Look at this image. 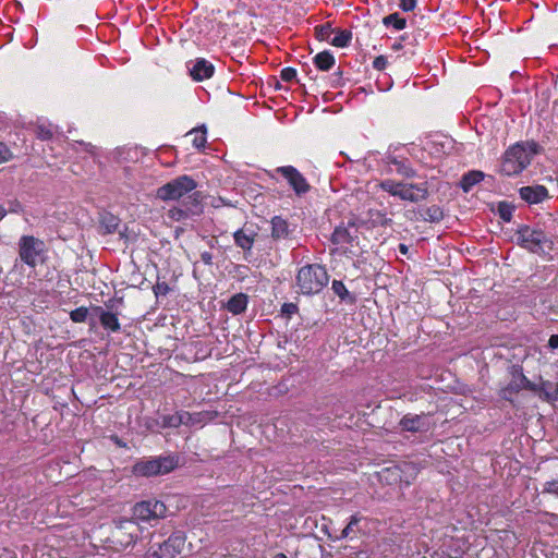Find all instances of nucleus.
I'll return each instance as SVG.
<instances>
[{
	"mask_svg": "<svg viewBox=\"0 0 558 558\" xmlns=\"http://www.w3.org/2000/svg\"><path fill=\"white\" fill-rule=\"evenodd\" d=\"M543 153V145L534 140L517 142L505 150L499 171L507 177L518 175L531 165L534 156Z\"/></svg>",
	"mask_w": 558,
	"mask_h": 558,
	"instance_id": "f257e3e1",
	"label": "nucleus"
},
{
	"mask_svg": "<svg viewBox=\"0 0 558 558\" xmlns=\"http://www.w3.org/2000/svg\"><path fill=\"white\" fill-rule=\"evenodd\" d=\"M329 275L325 266L307 264L298 270L295 276L299 292L304 295L318 294L327 286Z\"/></svg>",
	"mask_w": 558,
	"mask_h": 558,
	"instance_id": "f03ea898",
	"label": "nucleus"
},
{
	"mask_svg": "<svg viewBox=\"0 0 558 558\" xmlns=\"http://www.w3.org/2000/svg\"><path fill=\"white\" fill-rule=\"evenodd\" d=\"M515 236L519 246L537 255L548 254L554 248V241L541 228L520 225Z\"/></svg>",
	"mask_w": 558,
	"mask_h": 558,
	"instance_id": "7ed1b4c3",
	"label": "nucleus"
},
{
	"mask_svg": "<svg viewBox=\"0 0 558 558\" xmlns=\"http://www.w3.org/2000/svg\"><path fill=\"white\" fill-rule=\"evenodd\" d=\"M179 464L180 457L177 453L158 456L136 461L132 466V473L144 477L165 475L174 471Z\"/></svg>",
	"mask_w": 558,
	"mask_h": 558,
	"instance_id": "20e7f679",
	"label": "nucleus"
},
{
	"mask_svg": "<svg viewBox=\"0 0 558 558\" xmlns=\"http://www.w3.org/2000/svg\"><path fill=\"white\" fill-rule=\"evenodd\" d=\"M19 257L29 268L35 269L46 259L45 242L34 235H22L19 240Z\"/></svg>",
	"mask_w": 558,
	"mask_h": 558,
	"instance_id": "39448f33",
	"label": "nucleus"
},
{
	"mask_svg": "<svg viewBox=\"0 0 558 558\" xmlns=\"http://www.w3.org/2000/svg\"><path fill=\"white\" fill-rule=\"evenodd\" d=\"M510 381L498 392L502 400L514 404V396H517L521 390L525 389L532 392H536V384L531 381L524 375L522 366L512 365L510 368Z\"/></svg>",
	"mask_w": 558,
	"mask_h": 558,
	"instance_id": "423d86ee",
	"label": "nucleus"
},
{
	"mask_svg": "<svg viewBox=\"0 0 558 558\" xmlns=\"http://www.w3.org/2000/svg\"><path fill=\"white\" fill-rule=\"evenodd\" d=\"M197 183L190 175H180L157 190V197L162 201H175L195 190Z\"/></svg>",
	"mask_w": 558,
	"mask_h": 558,
	"instance_id": "0eeeda50",
	"label": "nucleus"
},
{
	"mask_svg": "<svg viewBox=\"0 0 558 558\" xmlns=\"http://www.w3.org/2000/svg\"><path fill=\"white\" fill-rule=\"evenodd\" d=\"M275 174L281 175L298 196H303L311 190L306 178L293 166L277 167L272 172H268L271 179H276Z\"/></svg>",
	"mask_w": 558,
	"mask_h": 558,
	"instance_id": "6e6552de",
	"label": "nucleus"
},
{
	"mask_svg": "<svg viewBox=\"0 0 558 558\" xmlns=\"http://www.w3.org/2000/svg\"><path fill=\"white\" fill-rule=\"evenodd\" d=\"M167 508L165 504L157 499H149L137 502L133 508V514L141 521H150L165 517Z\"/></svg>",
	"mask_w": 558,
	"mask_h": 558,
	"instance_id": "1a4fd4ad",
	"label": "nucleus"
},
{
	"mask_svg": "<svg viewBox=\"0 0 558 558\" xmlns=\"http://www.w3.org/2000/svg\"><path fill=\"white\" fill-rule=\"evenodd\" d=\"M203 213V205L199 201L198 194L194 193L189 197V202L184 203L182 207H172L168 210V217L173 221H185L194 216Z\"/></svg>",
	"mask_w": 558,
	"mask_h": 558,
	"instance_id": "9d476101",
	"label": "nucleus"
},
{
	"mask_svg": "<svg viewBox=\"0 0 558 558\" xmlns=\"http://www.w3.org/2000/svg\"><path fill=\"white\" fill-rule=\"evenodd\" d=\"M136 531L137 527L134 521L122 520L112 532L113 542L122 547H128L135 543L137 537Z\"/></svg>",
	"mask_w": 558,
	"mask_h": 558,
	"instance_id": "9b49d317",
	"label": "nucleus"
},
{
	"mask_svg": "<svg viewBox=\"0 0 558 558\" xmlns=\"http://www.w3.org/2000/svg\"><path fill=\"white\" fill-rule=\"evenodd\" d=\"M185 545V535L183 532H173L168 539L159 545L157 555L159 558H174L181 554Z\"/></svg>",
	"mask_w": 558,
	"mask_h": 558,
	"instance_id": "f8f14e48",
	"label": "nucleus"
},
{
	"mask_svg": "<svg viewBox=\"0 0 558 558\" xmlns=\"http://www.w3.org/2000/svg\"><path fill=\"white\" fill-rule=\"evenodd\" d=\"M399 198L411 203H418L428 197L427 183H408L402 182Z\"/></svg>",
	"mask_w": 558,
	"mask_h": 558,
	"instance_id": "ddd939ff",
	"label": "nucleus"
},
{
	"mask_svg": "<svg viewBox=\"0 0 558 558\" xmlns=\"http://www.w3.org/2000/svg\"><path fill=\"white\" fill-rule=\"evenodd\" d=\"M519 195L530 205L541 204L550 197L548 189L541 184L522 186Z\"/></svg>",
	"mask_w": 558,
	"mask_h": 558,
	"instance_id": "4468645a",
	"label": "nucleus"
},
{
	"mask_svg": "<svg viewBox=\"0 0 558 558\" xmlns=\"http://www.w3.org/2000/svg\"><path fill=\"white\" fill-rule=\"evenodd\" d=\"M271 238L275 241L292 240L294 239V228L290 227L287 219L281 216H274L270 220Z\"/></svg>",
	"mask_w": 558,
	"mask_h": 558,
	"instance_id": "2eb2a0df",
	"label": "nucleus"
},
{
	"mask_svg": "<svg viewBox=\"0 0 558 558\" xmlns=\"http://www.w3.org/2000/svg\"><path fill=\"white\" fill-rule=\"evenodd\" d=\"M191 77L196 82H202L213 77L215 66L211 62L204 58H197L191 68H189Z\"/></svg>",
	"mask_w": 558,
	"mask_h": 558,
	"instance_id": "dca6fc26",
	"label": "nucleus"
},
{
	"mask_svg": "<svg viewBox=\"0 0 558 558\" xmlns=\"http://www.w3.org/2000/svg\"><path fill=\"white\" fill-rule=\"evenodd\" d=\"M93 311L98 315L101 327L109 332H119L121 324L118 314L104 310L101 306H94Z\"/></svg>",
	"mask_w": 558,
	"mask_h": 558,
	"instance_id": "f3484780",
	"label": "nucleus"
},
{
	"mask_svg": "<svg viewBox=\"0 0 558 558\" xmlns=\"http://www.w3.org/2000/svg\"><path fill=\"white\" fill-rule=\"evenodd\" d=\"M256 236L257 232L246 227L240 228L233 233L235 245L242 248L244 252L252 251Z\"/></svg>",
	"mask_w": 558,
	"mask_h": 558,
	"instance_id": "a211bd4d",
	"label": "nucleus"
},
{
	"mask_svg": "<svg viewBox=\"0 0 558 558\" xmlns=\"http://www.w3.org/2000/svg\"><path fill=\"white\" fill-rule=\"evenodd\" d=\"M424 417H425L424 414L418 415V414L409 413V414H405L400 420L399 425H400L401 429L405 430V432L416 433V432L427 430L428 427L424 423Z\"/></svg>",
	"mask_w": 558,
	"mask_h": 558,
	"instance_id": "6ab92c4d",
	"label": "nucleus"
},
{
	"mask_svg": "<svg viewBox=\"0 0 558 558\" xmlns=\"http://www.w3.org/2000/svg\"><path fill=\"white\" fill-rule=\"evenodd\" d=\"M397 468L400 473V484H404L405 486H410L416 478L420 469L413 462H400L397 464Z\"/></svg>",
	"mask_w": 558,
	"mask_h": 558,
	"instance_id": "aec40b11",
	"label": "nucleus"
},
{
	"mask_svg": "<svg viewBox=\"0 0 558 558\" xmlns=\"http://www.w3.org/2000/svg\"><path fill=\"white\" fill-rule=\"evenodd\" d=\"M536 392L545 401H558V383L542 380L539 384H536Z\"/></svg>",
	"mask_w": 558,
	"mask_h": 558,
	"instance_id": "412c9836",
	"label": "nucleus"
},
{
	"mask_svg": "<svg viewBox=\"0 0 558 558\" xmlns=\"http://www.w3.org/2000/svg\"><path fill=\"white\" fill-rule=\"evenodd\" d=\"M484 178V172L480 170H471L462 175L459 185L463 192L468 193L473 189L474 185L482 182Z\"/></svg>",
	"mask_w": 558,
	"mask_h": 558,
	"instance_id": "4be33fe9",
	"label": "nucleus"
},
{
	"mask_svg": "<svg viewBox=\"0 0 558 558\" xmlns=\"http://www.w3.org/2000/svg\"><path fill=\"white\" fill-rule=\"evenodd\" d=\"M248 299L247 295L244 293H236L232 295L227 305L226 308L228 312H230L233 315H239L245 312L247 307Z\"/></svg>",
	"mask_w": 558,
	"mask_h": 558,
	"instance_id": "5701e85b",
	"label": "nucleus"
},
{
	"mask_svg": "<svg viewBox=\"0 0 558 558\" xmlns=\"http://www.w3.org/2000/svg\"><path fill=\"white\" fill-rule=\"evenodd\" d=\"M387 165L395 166L396 172L404 178L411 179L416 175L415 170L410 166L407 159L399 160L396 157L388 156Z\"/></svg>",
	"mask_w": 558,
	"mask_h": 558,
	"instance_id": "b1692460",
	"label": "nucleus"
},
{
	"mask_svg": "<svg viewBox=\"0 0 558 558\" xmlns=\"http://www.w3.org/2000/svg\"><path fill=\"white\" fill-rule=\"evenodd\" d=\"M313 62L318 70L329 71L335 65L336 59L330 51L324 50L314 57Z\"/></svg>",
	"mask_w": 558,
	"mask_h": 558,
	"instance_id": "393cba45",
	"label": "nucleus"
},
{
	"mask_svg": "<svg viewBox=\"0 0 558 558\" xmlns=\"http://www.w3.org/2000/svg\"><path fill=\"white\" fill-rule=\"evenodd\" d=\"M444 219V210L438 205H432L424 209L423 213H420V217H416L415 220H423L427 222H439Z\"/></svg>",
	"mask_w": 558,
	"mask_h": 558,
	"instance_id": "a878e982",
	"label": "nucleus"
},
{
	"mask_svg": "<svg viewBox=\"0 0 558 558\" xmlns=\"http://www.w3.org/2000/svg\"><path fill=\"white\" fill-rule=\"evenodd\" d=\"M353 239L354 236L349 231V228L344 226H338L330 238L331 242L337 245L351 244Z\"/></svg>",
	"mask_w": 558,
	"mask_h": 558,
	"instance_id": "bb28decb",
	"label": "nucleus"
},
{
	"mask_svg": "<svg viewBox=\"0 0 558 558\" xmlns=\"http://www.w3.org/2000/svg\"><path fill=\"white\" fill-rule=\"evenodd\" d=\"M379 478L383 483H386L388 485L400 484L401 477L397 464L384 468L379 472Z\"/></svg>",
	"mask_w": 558,
	"mask_h": 558,
	"instance_id": "cd10ccee",
	"label": "nucleus"
},
{
	"mask_svg": "<svg viewBox=\"0 0 558 558\" xmlns=\"http://www.w3.org/2000/svg\"><path fill=\"white\" fill-rule=\"evenodd\" d=\"M332 291L337 294L341 301H344L349 304H354L356 302L355 295L351 294L345 288L344 283L341 280L332 281Z\"/></svg>",
	"mask_w": 558,
	"mask_h": 558,
	"instance_id": "c85d7f7f",
	"label": "nucleus"
},
{
	"mask_svg": "<svg viewBox=\"0 0 558 558\" xmlns=\"http://www.w3.org/2000/svg\"><path fill=\"white\" fill-rule=\"evenodd\" d=\"M336 35L330 44L338 48L348 47L352 40V32L350 29H335Z\"/></svg>",
	"mask_w": 558,
	"mask_h": 558,
	"instance_id": "c756f323",
	"label": "nucleus"
},
{
	"mask_svg": "<svg viewBox=\"0 0 558 558\" xmlns=\"http://www.w3.org/2000/svg\"><path fill=\"white\" fill-rule=\"evenodd\" d=\"M383 24L386 27H392L396 31H402L407 27V20L399 13H391L383 19Z\"/></svg>",
	"mask_w": 558,
	"mask_h": 558,
	"instance_id": "7c9ffc66",
	"label": "nucleus"
},
{
	"mask_svg": "<svg viewBox=\"0 0 558 558\" xmlns=\"http://www.w3.org/2000/svg\"><path fill=\"white\" fill-rule=\"evenodd\" d=\"M377 186L380 190L387 192L389 195L395 196V197H399L400 187H403L401 181H395V180H390V179L380 181L377 184Z\"/></svg>",
	"mask_w": 558,
	"mask_h": 558,
	"instance_id": "2f4dec72",
	"label": "nucleus"
},
{
	"mask_svg": "<svg viewBox=\"0 0 558 558\" xmlns=\"http://www.w3.org/2000/svg\"><path fill=\"white\" fill-rule=\"evenodd\" d=\"M189 135H192V144L196 149H203L207 143V136L205 129H194Z\"/></svg>",
	"mask_w": 558,
	"mask_h": 558,
	"instance_id": "473e14b6",
	"label": "nucleus"
},
{
	"mask_svg": "<svg viewBox=\"0 0 558 558\" xmlns=\"http://www.w3.org/2000/svg\"><path fill=\"white\" fill-rule=\"evenodd\" d=\"M333 32L335 29L331 27L330 23L316 25L314 27L315 37L319 41H328Z\"/></svg>",
	"mask_w": 558,
	"mask_h": 558,
	"instance_id": "72a5a7b5",
	"label": "nucleus"
},
{
	"mask_svg": "<svg viewBox=\"0 0 558 558\" xmlns=\"http://www.w3.org/2000/svg\"><path fill=\"white\" fill-rule=\"evenodd\" d=\"M368 215L374 226L387 227L392 223V219L388 218L386 214L380 210L371 209Z\"/></svg>",
	"mask_w": 558,
	"mask_h": 558,
	"instance_id": "f704fd0d",
	"label": "nucleus"
},
{
	"mask_svg": "<svg viewBox=\"0 0 558 558\" xmlns=\"http://www.w3.org/2000/svg\"><path fill=\"white\" fill-rule=\"evenodd\" d=\"M36 138L40 141H50L53 137V130L50 124H37L34 129Z\"/></svg>",
	"mask_w": 558,
	"mask_h": 558,
	"instance_id": "c9c22d12",
	"label": "nucleus"
},
{
	"mask_svg": "<svg viewBox=\"0 0 558 558\" xmlns=\"http://www.w3.org/2000/svg\"><path fill=\"white\" fill-rule=\"evenodd\" d=\"M181 425H183L182 415H178L177 412L174 414H168L161 417L162 428H177Z\"/></svg>",
	"mask_w": 558,
	"mask_h": 558,
	"instance_id": "e433bc0d",
	"label": "nucleus"
},
{
	"mask_svg": "<svg viewBox=\"0 0 558 558\" xmlns=\"http://www.w3.org/2000/svg\"><path fill=\"white\" fill-rule=\"evenodd\" d=\"M514 207L508 202H499L497 207V213L499 217L506 221L510 222L513 217Z\"/></svg>",
	"mask_w": 558,
	"mask_h": 558,
	"instance_id": "4c0bfd02",
	"label": "nucleus"
},
{
	"mask_svg": "<svg viewBox=\"0 0 558 558\" xmlns=\"http://www.w3.org/2000/svg\"><path fill=\"white\" fill-rule=\"evenodd\" d=\"M362 517L359 513H355L350 517L347 526L341 531L339 538H348L351 534L355 533V526L361 522Z\"/></svg>",
	"mask_w": 558,
	"mask_h": 558,
	"instance_id": "58836bf2",
	"label": "nucleus"
},
{
	"mask_svg": "<svg viewBox=\"0 0 558 558\" xmlns=\"http://www.w3.org/2000/svg\"><path fill=\"white\" fill-rule=\"evenodd\" d=\"M87 317H88V308L86 306H80L70 312L71 320L76 324L85 323Z\"/></svg>",
	"mask_w": 558,
	"mask_h": 558,
	"instance_id": "ea45409f",
	"label": "nucleus"
},
{
	"mask_svg": "<svg viewBox=\"0 0 558 558\" xmlns=\"http://www.w3.org/2000/svg\"><path fill=\"white\" fill-rule=\"evenodd\" d=\"M542 495H550L558 499V480L547 481L543 484Z\"/></svg>",
	"mask_w": 558,
	"mask_h": 558,
	"instance_id": "a19ab883",
	"label": "nucleus"
},
{
	"mask_svg": "<svg viewBox=\"0 0 558 558\" xmlns=\"http://www.w3.org/2000/svg\"><path fill=\"white\" fill-rule=\"evenodd\" d=\"M153 290L157 298L165 296L170 292V287L166 281H157Z\"/></svg>",
	"mask_w": 558,
	"mask_h": 558,
	"instance_id": "79ce46f5",
	"label": "nucleus"
},
{
	"mask_svg": "<svg viewBox=\"0 0 558 558\" xmlns=\"http://www.w3.org/2000/svg\"><path fill=\"white\" fill-rule=\"evenodd\" d=\"M299 312V307L295 303H283L281 306V314L287 318H291Z\"/></svg>",
	"mask_w": 558,
	"mask_h": 558,
	"instance_id": "37998d69",
	"label": "nucleus"
},
{
	"mask_svg": "<svg viewBox=\"0 0 558 558\" xmlns=\"http://www.w3.org/2000/svg\"><path fill=\"white\" fill-rule=\"evenodd\" d=\"M280 77L284 82H291L296 77V70L291 66L283 68L280 71Z\"/></svg>",
	"mask_w": 558,
	"mask_h": 558,
	"instance_id": "c03bdc74",
	"label": "nucleus"
},
{
	"mask_svg": "<svg viewBox=\"0 0 558 558\" xmlns=\"http://www.w3.org/2000/svg\"><path fill=\"white\" fill-rule=\"evenodd\" d=\"M417 0H399V8L404 12H411L416 8Z\"/></svg>",
	"mask_w": 558,
	"mask_h": 558,
	"instance_id": "a18cd8bd",
	"label": "nucleus"
},
{
	"mask_svg": "<svg viewBox=\"0 0 558 558\" xmlns=\"http://www.w3.org/2000/svg\"><path fill=\"white\" fill-rule=\"evenodd\" d=\"M388 61L385 56H378L373 61V68L377 71H383L387 68Z\"/></svg>",
	"mask_w": 558,
	"mask_h": 558,
	"instance_id": "49530a36",
	"label": "nucleus"
},
{
	"mask_svg": "<svg viewBox=\"0 0 558 558\" xmlns=\"http://www.w3.org/2000/svg\"><path fill=\"white\" fill-rule=\"evenodd\" d=\"M12 158V153L8 146L0 142V163L9 161Z\"/></svg>",
	"mask_w": 558,
	"mask_h": 558,
	"instance_id": "de8ad7c7",
	"label": "nucleus"
},
{
	"mask_svg": "<svg viewBox=\"0 0 558 558\" xmlns=\"http://www.w3.org/2000/svg\"><path fill=\"white\" fill-rule=\"evenodd\" d=\"M201 260L205 264L210 266L213 264V254L208 251H205L201 254Z\"/></svg>",
	"mask_w": 558,
	"mask_h": 558,
	"instance_id": "09e8293b",
	"label": "nucleus"
},
{
	"mask_svg": "<svg viewBox=\"0 0 558 558\" xmlns=\"http://www.w3.org/2000/svg\"><path fill=\"white\" fill-rule=\"evenodd\" d=\"M548 347L553 350L558 349V335H551L549 337Z\"/></svg>",
	"mask_w": 558,
	"mask_h": 558,
	"instance_id": "8fccbe9b",
	"label": "nucleus"
},
{
	"mask_svg": "<svg viewBox=\"0 0 558 558\" xmlns=\"http://www.w3.org/2000/svg\"><path fill=\"white\" fill-rule=\"evenodd\" d=\"M178 415H182V420H183V424H189L191 418H192V415L191 413L186 412V411H180V412H177Z\"/></svg>",
	"mask_w": 558,
	"mask_h": 558,
	"instance_id": "3c124183",
	"label": "nucleus"
},
{
	"mask_svg": "<svg viewBox=\"0 0 558 558\" xmlns=\"http://www.w3.org/2000/svg\"><path fill=\"white\" fill-rule=\"evenodd\" d=\"M405 39V35L401 36L399 40H397L393 45H392V50L395 51H398V50H401L403 48L402 46V40Z\"/></svg>",
	"mask_w": 558,
	"mask_h": 558,
	"instance_id": "603ef678",
	"label": "nucleus"
},
{
	"mask_svg": "<svg viewBox=\"0 0 558 558\" xmlns=\"http://www.w3.org/2000/svg\"><path fill=\"white\" fill-rule=\"evenodd\" d=\"M551 137H550V132H547V133H544L542 138H541V145L542 144H548L550 142Z\"/></svg>",
	"mask_w": 558,
	"mask_h": 558,
	"instance_id": "864d4df0",
	"label": "nucleus"
},
{
	"mask_svg": "<svg viewBox=\"0 0 558 558\" xmlns=\"http://www.w3.org/2000/svg\"><path fill=\"white\" fill-rule=\"evenodd\" d=\"M399 251L400 253L402 254H407L408 253V246L405 244H399Z\"/></svg>",
	"mask_w": 558,
	"mask_h": 558,
	"instance_id": "5fc2aeb1",
	"label": "nucleus"
},
{
	"mask_svg": "<svg viewBox=\"0 0 558 558\" xmlns=\"http://www.w3.org/2000/svg\"><path fill=\"white\" fill-rule=\"evenodd\" d=\"M5 214H7L5 208L2 205H0V220H2V218L5 216Z\"/></svg>",
	"mask_w": 558,
	"mask_h": 558,
	"instance_id": "6e6d98bb",
	"label": "nucleus"
},
{
	"mask_svg": "<svg viewBox=\"0 0 558 558\" xmlns=\"http://www.w3.org/2000/svg\"><path fill=\"white\" fill-rule=\"evenodd\" d=\"M272 558H288V556L284 553H277Z\"/></svg>",
	"mask_w": 558,
	"mask_h": 558,
	"instance_id": "4d7b16f0",
	"label": "nucleus"
},
{
	"mask_svg": "<svg viewBox=\"0 0 558 558\" xmlns=\"http://www.w3.org/2000/svg\"><path fill=\"white\" fill-rule=\"evenodd\" d=\"M114 441L118 446L125 447V444H122V441L117 436L114 437Z\"/></svg>",
	"mask_w": 558,
	"mask_h": 558,
	"instance_id": "13d9d810",
	"label": "nucleus"
},
{
	"mask_svg": "<svg viewBox=\"0 0 558 558\" xmlns=\"http://www.w3.org/2000/svg\"><path fill=\"white\" fill-rule=\"evenodd\" d=\"M110 220H111V221H113L112 227H113V228H116V227H117V225H118V223L116 222V220H117V219H116V217H111V219H110Z\"/></svg>",
	"mask_w": 558,
	"mask_h": 558,
	"instance_id": "bf43d9fd",
	"label": "nucleus"
},
{
	"mask_svg": "<svg viewBox=\"0 0 558 558\" xmlns=\"http://www.w3.org/2000/svg\"><path fill=\"white\" fill-rule=\"evenodd\" d=\"M549 515H550L551 518H555V519H557V518H558V515H556V514H554V513H549Z\"/></svg>",
	"mask_w": 558,
	"mask_h": 558,
	"instance_id": "052dcab7",
	"label": "nucleus"
}]
</instances>
